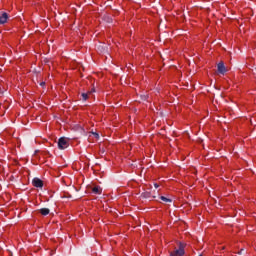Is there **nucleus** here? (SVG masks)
Listing matches in <instances>:
<instances>
[{"label":"nucleus","mask_w":256,"mask_h":256,"mask_svg":"<svg viewBox=\"0 0 256 256\" xmlns=\"http://www.w3.org/2000/svg\"><path fill=\"white\" fill-rule=\"evenodd\" d=\"M185 255V244L180 243L179 249L174 250L170 253V256H184Z\"/></svg>","instance_id":"obj_1"},{"label":"nucleus","mask_w":256,"mask_h":256,"mask_svg":"<svg viewBox=\"0 0 256 256\" xmlns=\"http://www.w3.org/2000/svg\"><path fill=\"white\" fill-rule=\"evenodd\" d=\"M69 147V141H67V138L61 137L58 140V148L59 149H67Z\"/></svg>","instance_id":"obj_2"},{"label":"nucleus","mask_w":256,"mask_h":256,"mask_svg":"<svg viewBox=\"0 0 256 256\" xmlns=\"http://www.w3.org/2000/svg\"><path fill=\"white\" fill-rule=\"evenodd\" d=\"M217 69H218V73H220V75H225L227 73V68L225 67V63H223V62H219L217 64Z\"/></svg>","instance_id":"obj_3"},{"label":"nucleus","mask_w":256,"mask_h":256,"mask_svg":"<svg viewBox=\"0 0 256 256\" xmlns=\"http://www.w3.org/2000/svg\"><path fill=\"white\" fill-rule=\"evenodd\" d=\"M32 184L34 187H37L39 189H41V187H43V181L39 178H34L32 181Z\"/></svg>","instance_id":"obj_4"},{"label":"nucleus","mask_w":256,"mask_h":256,"mask_svg":"<svg viewBox=\"0 0 256 256\" xmlns=\"http://www.w3.org/2000/svg\"><path fill=\"white\" fill-rule=\"evenodd\" d=\"M8 19L9 15L7 14V12L2 13V15L0 16V25H5Z\"/></svg>","instance_id":"obj_5"},{"label":"nucleus","mask_w":256,"mask_h":256,"mask_svg":"<svg viewBox=\"0 0 256 256\" xmlns=\"http://www.w3.org/2000/svg\"><path fill=\"white\" fill-rule=\"evenodd\" d=\"M92 192L94 193V195H101V193H103V189H101V187L99 186H95L92 189Z\"/></svg>","instance_id":"obj_6"},{"label":"nucleus","mask_w":256,"mask_h":256,"mask_svg":"<svg viewBox=\"0 0 256 256\" xmlns=\"http://www.w3.org/2000/svg\"><path fill=\"white\" fill-rule=\"evenodd\" d=\"M39 212L41 213V215L47 216L49 215V213H51V211L49 210V208H41L39 210Z\"/></svg>","instance_id":"obj_7"},{"label":"nucleus","mask_w":256,"mask_h":256,"mask_svg":"<svg viewBox=\"0 0 256 256\" xmlns=\"http://www.w3.org/2000/svg\"><path fill=\"white\" fill-rule=\"evenodd\" d=\"M161 201H163L164 203H173V200L171 198H167L165 196H161L160 197Z\"/></svg>","instance_id":"obj_8"},{"label":"nucleus","mask_w":256,"mask_h":256,"mask_svg":"<svg viewBox=\"0 0 256 256\" xmlns=\"http://www.w3.org/2000/svg\"><path fill=\"white\" fill-rule=\"evenodd\" d=\"M144 199H150L151 198V193L150 192H144L141 195Z\"/></svg>","instance_id":"obj_9"},{"label":"nucleus","mask_w":256,"mask_h":256,"mask_svg":"<svg viewBox=\"0 0 256 256\" xmlns=\"http://www.w3.org/2000/svg\"><path fill=\"white\" fill-rule=\"evenodd\" d=\"M81 97L83 101H87V99H89V95L87 93H82Z\"/></svg>","instance_id":"obj_10"},{"label":"nucleus","mask_w":256,"mask_h":256,"mask_svg":"<svg viewBox=\"0 0 256 256\" xmlns=\"http://www.w3.org/2000/svg\"><path fill=\"white\" fill-rule=\"evenodd\" d=\"M245 252L244 249H241L239 252H238V255H243V253Z\"/></svg>","instance_id":"obj_11"},{"label":"nucleus","mask_w":256,"mask_h":256,"mask_svg":"<svg viewBox=\"0 0 256 256\" xmlns=\"http://www.w3.org/2000/svg\"><path fill=\"white\" fill-rule=\"evenodd\" d=\"M94 137H96V139H99V134L98 133H93Z\"/></svg>","instance_id":"obj_12"},{"label":"nucleus","mask_w":256,"mask_h":256,"mask_svg":"<svg viewBox=\"0 0 256 256\" xmlns=\"http://www.w3.org/2000/svg\"><path fill=\"white\" fill-rule=\"evenodd\" d=\"M154 187H155V189H159V184L155 183Z\"/></svg>","instance_id":"obj_13"},{"label":"nucleus","mask_w":256,"mask_h":256,"mask_svg":"<svg viewBox=\"0 0 256 256\" xmlns=\"http://www.w3.org/2000/svg\"><path fill=\"white\" fill-rule=\"evenodd\" d=\"M254 75H256V67L254 68Z\"/></svg>","instance_id":"obj_14"},{"label":"nucleus","mask_w":256,"mask_h":256,"mask_svg":"<svg viewBox=\"0 0 256 256\" xmlns=\"http://www.w3.org/2000/svg\"><path fill=\"white\" fill-rule=\"evenodd\" d=\"M143 99H144V100H145V99H147V96H144V98H143Z\"/></svg>","instance_id":"obj_15"},{"label":"nucleus","mask_w":256,"mask_h":256,"mask_svg":"<svg viewBox=\"0 0 256 256\" xmlns=\"http://www.w3.org/2000/svg\"><path fill=\"white\" fill-rule=\"evenodd\" d=\"M37 153H38V151L36 150V151H35V155H37Z\"/></svg>","instance_id":"obj_16"},{"label":"nucleus","mask_w":256,"mask_h":256,"mask_svg":"<svg viewBox=\"0 0 256 256\" xmlns=\"http://www.w3.org/2000/svg\"><path fill=\"white\" fill-rule=\"evenodd\" d=\"M41 85H45V83L43 82V83H41Z\"/></svg>","instance_id":"obj_17"}]
</instances>
